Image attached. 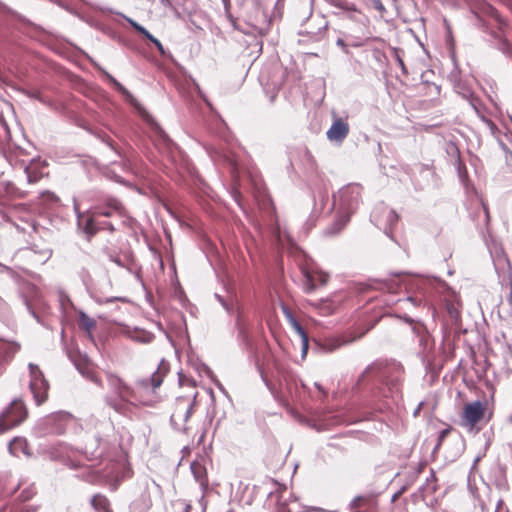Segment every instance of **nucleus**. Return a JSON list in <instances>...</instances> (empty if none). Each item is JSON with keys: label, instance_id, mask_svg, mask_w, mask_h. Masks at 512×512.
Masks as SVG:
<instances>
[{"label": "nucleus", "instance_id": "1", "mask_svg": "<svg viewBox=\"0 0 512 512\" xmlns=\"http://www.w3.org/2000/svg\"><path fill=\"white\" fill-rule=\"evenodd\" d=\"M472 13L487 27L501 28L503 20L498 11L486 0H467Z\"/></svg>", "mask_w": 512, "mask_h": 512}, {"label": "nucleus", "instance_id": "2", "mask_svg": "<svg viewBox=\"0 0 512 512\" xmlns=\"http://www.w3.org/2000/svg\"><path fill=\"white\" fill-rule=\"evenodd\" d=\"M28 416V411L21 400H14L0 416V432H5L21 424Z\"/></svg>", "mask_w": 512, "mask_h": 512}, {"label": "nucleus", "instance_id": "3", "mask_svg": "<svg viewBox=\"0 0 512 512\" xmlns=\"http://www.w3.org/2000/svg\"><path fill=\"white\" fill-rule=\"evenodd\" d=\"M196 396L197 393L193 397L179 396L176 398L171 414V422L174 425L184 426L189 421L196 405Z\"/></svg>", "mask_w": 512, "mask_h": 512}, {"label": "nucleus", "instance_id": "4", "mask_svg": "<svg viewBox=\"0 0 512 512\" xmlns=\"http://www.w3.org/2000/svg\"><path fill=\"white\" fill-rule=\"evenodd\" d=\"M30 370V390L34 396L37 405H41L48 399L49 383L45 379L43 372L35 364H29Z\"/></svg>", "mask_w": 512, "mask_h": 512}, {"label": "nucleus", "instance_id": "5", "mask_svg": "<svg viewBox=\"0 0 512 512\" xmlns=\"http://www.w3.org/2000/svg\"><path fill=\"white\" fill-rule=\"evenodd\" d=\"M486 410L487 402L474 401L465 404L461 413L460 425L468 430H472L483 420Z\"/></svg>", "mask_w": 512, "mask_h": 512}, {"label": "nucleus", "instance_id": "6", "mask_svg": "<svg viewBox=\"0 0 512 512\" xmlns=\"http://www.w3.org/2000/svg\"><path fill=\"white\" fill-rule=\"evenodd\" d=\"M69 358L74 363L77 370L88 380L102 386V381L99 378L95 365L87 357V355L80 353L79 351H70Z\"/></svg>", "mask_w": 512, "mask_h": 512}, {"label": "nucleus", "instance_id": "7", "mask_svg": "<svg viewBox=\"0 0 512 512\" xmlns=\"http://www.w3.org/2000/svg\"><path fill=\"white\" fill-rule=\"evenodd\" d=\"M169 371V363L165 360H162L157 370L147 378H143L139 380L136 384L138 390L147 391L151 388L152 391L161 386L165 376Z\"/></svg>", "mask_w": 512, "mask_h": 512}, {"label": "nucleus", "instance_id": "8", "mask_svg": "<svg viewBox=\"0 0 512 512\" xmlns=\"http://www.w3.org/2000/svg\"><path fill=\"white\" fill-rule=\"evenodd\" d=\"M302 272L304 275L303 287L306 293H312L319 285H326L329 280V275L324 272L309 271L307 269H304Z\"/></svg>", "mask_w": 512, "mask_h": 512}, {"label": "nucleus", "instance_id": "9", "mask_svg": "<svg viewBox=\"0 0 512 512\" xmlns=\"http://www.w3.org/2000/svg\"><path fill=\"white\" fill-rule=\"evenodd\" d=\"M107 379L111 388H113L122 400L131 401L132 399H137L136 391L126 385L120 377L114 374H108Z\"/></svg>", "mask_w": 512, "mask_h": 512}, {"label": "nucleus", "instance_id": "10", "mask_svg": "<svg viewBox=\"0 0 512 512\" xmlns=\"http://www.w3.org/2000/svg\"><path fill=\"white\" fill-rule=\"evenodd\" d=\"M122 204L115 198H108L103 205H97L93 208L94 215L111 217L114 214H122Z\"/></svg>", "mask_w": 512, "mask_h": 512}, {"label": "nucleus", "instance_id": "11", "mask_svg": "<svg viewBox=\"0 0 512 512\" xmlns=\"http://www.w3.org/2000/svg\"><path fill=\"white\" fill-rule=\"evenodd\" d=\"M342 205L351 208L358 203L360 198V187L358 185H349L341 189L338 193Z\"/></svg>", "mask_w": 512, "mask_h": 512}, {"label": "nucleus", "instance_id": "12", "mask_svg": "<svg viewBox=\"0 0 512 512\" xmlns=\"http://www.w3.org/2000/svg\"><path fill=\"white\" fill-rule=\"evenodd\" d=\"M349 133V125L342 119H337L333 122L330 129L327 131V138L331 141L341 142L346 138Z\"/></svg>", "mask_w": 512, "mask_h": 512}, {"label": "nucleus", "instance_id": "13", "mask_svg": "<svg viewBox=\"0 0 512 512\" xmlns=\"http://www.w3.org/2000/svg\"><path fill=\"white\" fill-rule=\"evenodd\" d=\"M90 504L96 512H113L111 503L104 494H95L91 498Z\"/></svg>", "mask_w": 512, "mask_h": 512}, {"label": "nucleus", "instance_id": "14", "mask_svg": "<svg viewBox=\"0 0 512 512\" xmlns=\"http://www.w3.org/2000/svg\"><path fill=\"white\" fill-rule=\"evenodd\" d=\"M191 472L196 479V481L202 486L207 487L208 485V478H207V471L203 464L200 462H192L191 464Z\"/></svg>", "mask_w": 512, "mask_h": 512}, {"label": "nucleus", "instance_id": "15", "mask_svg": "<svg viewBox=\"0 0 512 512\" xmlns=\"http://www.w3.org/2000/svg\"><path fill=\"white\" fill-rule=\"evenodd\" d=\"M96 217L97 216L91 211V215L89 217L85 219L81 217L79 219V224L82 226L83 231L89 236L95 235L100 229L96 222Z\"/></svg>", "mask_w": 512, "mask_h": 512}, {"label": "nucleus", "instance_id": "16", "mask_svg": "<svg viewBox=\"0 0 512 512\" xmlns=\"http://www.w3.org/2000/svg\"><path fill=\"white\" fill-rule=\"evenodd\" d=\"M360 338V336L357 337H348L346 335H342L339 337L331 338L326 341V348L328 351H334L336 349H339L340 347L350 344L356 339Z\"/></svg>", "mask_w": 512, "mask_h": 512}, {"label": "nucleus", "instance_id": "17", "mask_svg": "<svg viewBox=\"0 0 512 512\" xmlns=\"http://www.w3.org/2000/svg\"><path fill=\"white\" fill-rule=\"evenodd\" d=\"M78 326L80 329L86 331L88 334H91L96 327V321L90 318L85 313H80Z\"/></svg>", "mask_w": 512, "mask_h": 512}, {"label": "nucleus", "instance_id": "18", "mask_svg": "<svg viewBox=\"0 0 512 512\" xmlns=\"http://www.w3.org/2000/svg\"><path fill=\"white\" fill-rule=\"evenodd\" d=\"M292 327L301 339L302 350H303V353L305 354L309 347L308 335L305 332L304 328L296 320L292 321Z\"/></svg>", "mask_w": 512, "mask_h": 512}, {"label": "nucleus", "instance_id": "19", "mask_svg": "<svg viewBox=\"0 0 512 512\" xmlns=\"http://www.w3.org/2000/svg\"><path fill=\"white\" fill-rule=\"evenodd\" d=\"M25 172L29 183H36L42 178V173L36 165H29L26 167Z\"/></svg>", "mask_w": 512, "mask_h": 512}, {"label": "nucleus", "instance_id": "20", "mask_svg": "<svg viewBox=\"0 0 512 512\" xmlns=\"http://www.w3.org/2000/svg\"><path fill=\"white\" fill-rule=\"evenodd\" d=\"M153 338V334L146 331H136L133 336V339L142 343H150Z\"/></svg>", "mask_w": 512, "mask_h": 512}, {"label": "nucleus", "instance_id": "21", "mask_svg": "<svg viewBox=\"0 0 512 512\" xmlns=\"http://www.w3.org/2000/svg\"><path fill=\"white\" fill-rule=\"evenodd\" d=\"M370 501L369 496H357L354 498V500L351 503L352 509L358 511L361 507L367 505Z\"/></svg>", "mask_w": 512, "mask_h": 512}, {"label": "nucleus", "instance_id": "22", "mask_svg": "<svg viewBox=\"0 0 512 512\" xmlns=\"http://www.w3.org/2000/svg\"><path fill=\"white\" fill-rule=\"evenodd\" d=\"M35 494H36V490L33 486H31V487L24 489L20 493L19 498L22 502H26V501H29Z\"/></svg>", "mask_w": 512, "mask_h": 512}, {"label": "nucleus", "instance_id": "23", "mask_svg": "<svg viewBox=\"0 0 512 512\" xmlns=\"http://www.w3.org/2000/svg\"><path fill=\"white\" fill-rule=\"evenodd\" d=\"M452 431V427L449 426L445 429H443L442 431H440L439 435H438V441H437V444H436V449H438L443 441L446 439V437L451 433Z\"/></svg>", "mask_w": 512, "mask_h": 512}, {"label": "nucleus", "instance_id": "24", "mask_svg": "<svg viewBox=\"0 0 512 512\" xmlns=\"http://www.w3.org/2000/svg\"><path fill=\"white\" fill-rule=\"evenodd\" d=\"M174 505L177 506L181 512H191L192 509L191 504L184 500H177L175 501Z\"/></svg>", "mask_w": 512, "mask_h": 512}, {"label": "nucleus", "instance_id": "25", "mask_svg": "<svg viewBox=\"0 0 512 512\" xmlns=\"http://www.w3.org/2000/svg\"><path fill=\"white\" fill-rule=\"evenodd\" d=\"M117 90L119 92H121L124 96H126L127 98H132V95L130 94V92L122 85L120 84L118 81H116L115 79L113 80Z\"/></svg>", "mask_w": 512, "mask_h": 512}, {"label": "nucleus", "instance_id": "26", "mask_svg": "<svg viewBox=\"0 0 512 512\" xmlns=\"http://www.w3.org/2000/svg\"><path fill=\"white\" fill-rule=\"evenodd\" d=\"M421 343L425 346V349L429 347V349H432L433 347V341H431L430 336L425 333L421 336Z\"/></svg>", "mask_w": 512, "mask_h": 512}, {"label": "nucleus", "instance_id": "27", "mask_svg": "<svg viewBox=\"0 0 512 512\" xmlns=\"http://www.w3.org/2000/svg\"><path fill=\"white\" fill-rule=\"evenodd\" d=\"M374 8L379 11L381 14H384L386 12V8L384 7L381 0H372Z\"/></svg>", "mask_w": 512, "mask_h": 512}, {"label": "nucleus", "instance_id": "28", "mask_svg": "<svg viewBox=\"0 0 512 512\" xmlns=\"http://www.w3.org/2000/svg\"><path fill=\"white\" fill-rule=\"evenodd\" d=\"M66 420H68V416L66 414H58V415H54V416H51L48 418L49 422H51V421L64 422Z\"/></svg>", "mask_w": 512, "mask_h": 512}, {"label": "nucleus", "instance_id": "29", "mask_svg": "<svg viewBox=\"0 0 512 512\" xmlns=\"http://www.w3.org/2000/svg\"><path fill=\"white\" fill-rule=\"evenodd\" d=\"M151 43H153L155 45V47L160 52V54H162V55L165 54L164 47H163L162 43L158 39H156V38L152 39Z\"/></svg>", "mask_w": 512, "mask_h": 512}, {"label": "nucleus", "instance_id": "30", "mask_svg": "<svg viewBox=\"0 0 512 512\" xmlns=\"http://www.w3.org/2000/svg\"><path fill=\"white\" fill-rule=\"evenodd\" d=\"M130 23H131L132 27L134 28V30L137 31L138 33H141L142 31H144V27L141 26L140 24H138L137 22L131 21Z\"/></svg>", "mask_w": 512, "mask_h": 512}, {"label": "nucleus", "instance_id": "31", "mask_svg": "<svg viewBox=\"0 0 512 512\" xmlns=\"http://www.w3.org/2000/svg\"><path fill=\"white\" fill-rule=\"evenodd\" d=\"M140 34L143 35L150 42H152V39H155V37L152 34H150L149 31H147L145 28L144 31H142Z\"/></svg>", "mask_w": 512, "mask_h": 512}, {"label": "nucleus", "instance_id": "32", "mask_svg": "<svg viewBox=\"0 0 512 512\" xmlns=\"http://www.w3.org/2000/svg\"><path fill=\"white\" fill-rule=\"evenodd\" d=\"M10 512H34V511L28 507H22L20 509L11 510Z\"/></svg>", "mask_w": 512, "mask_h": 512}, {"label": "nucleus", "instance_id": "33", "mask_svg": "<svg viewBox=\"0 0 512 512\" xmlns=\"http://www.w3.org/2000/svg\"><path fill=\"white\" fill-rule=\"evenodd\" d=\"M426 358H427V361L429 364H433L434 363V358L429 356L428 354L426 355Z\"/></svg>", "mask_w": 512, "mask_h": 512}, {"label": "nucleus", "instance_id": "34", "mask_svg": "<svg viewBox=\"0 0 512 512\" xmlns=\"http://www.w3.org/2000/svg\"><path fill=\"white\" fill-rule=\"evenodd\" d=\"M109 405H110L111 407H113L115 410H117V411L119 410V409H118V406L116 405V403H114V402L110 401V402H109Z\"/></svg>", "mask_w": 512, "mask_h": 512}, {"label": "nucleus", "instance_id": "35", "mask_svg": "<svg viewBox=\"0 0 512 512\" xmlns=\"http://www.w3.org/2000/svg\"><path fill=\"white\" fill-rule=\"evenodd\" d=\"M398 62H399V64H400L401 68H402L403 70H405V65H404L403 61H402L400 58H398Z\"/></svg>", "mask_w": 512, "mask_h": 512}, {"label": "nucleus", "instance_id": "36", "mask_svg": "<svg viewBox=\"0 0 512 512\" xmlns=\"http://www.w3.org/2000/svg\"><path fill=\"white\" fill-rule=\"evenodd\" d=\"M398 62H399V64H400L401 68H402L403 70H405V65H404L403 61H402L400 58H398Z\"/></svg>", "mask_w": 512, "mask_h": 512}, {"label": "nucleus", "instance_id": "37", "mask_svg": "<svg viewBox=\"0 0 512 512\" xmlns=\"http://www.w3.org/2000/svg\"><path fill=\"white\" fill-rule=\"evenodd\" d=\"M343 226H344V223H340L338 229L336 231H334L333 233H337L340 230H342Z\"/></svg>", "mask_w": 512, "mask_h": 512}, {"label": "nucleus", "instance_id": "38", "mask_svg": "<svg viewBox=\"0 0 512 512\" xmlns=\"http://www.w3.org/2000/svg\"><path fill=\"white\" fill-rule=\"evenodd\" d=\"M369 371H370V369H369V368H368V369H366V370H365V372L362 374L361 378H363L366 374H368V373H369Z\"/></svg>", "mask_w": 512, "mask_h": 512}, {"label": "nucleus", "instance_id": "39", "mask_svg": "<svg viewBox=\"0 0 512 512\" xmlns=\"http://www.w3.org/2000/svg\"><path fill=\"white\" fill-rule=\"evenodd\" d=\"M108 228H109L111 231H113V230H114V228H113V226H112L111 224H108Z\"/></svg>", "mask_w": 512, "mask_h": 512}, {"label": "nucleus", "instance_id": "40", "mask_svg": "<svg viewBox=\"0 0 512 512\" xmlns=\"http://www.w3.org/2000/svg\"><path fill=\"white\" fill-rule=\"evenodd\" d=\"M227 512H235L233 509L228 510Z\"/></svg>", "mask_w": 512, "mask_h": 512}, {"label": "nucleus", "instance_id": "41", "mask_svg": "<svg viewBox=\"0 0 512 512\" xmlns=\"http://www.w3.org/2000/svg\"><path fill=\"white\" fill-rule=\"evenodd\" d=\"M510 422H512V415L510 416Z\"/></svg>", "mask_w": 512, "mask_h": 512}]
</instances>
